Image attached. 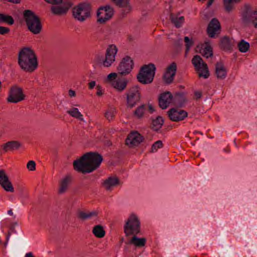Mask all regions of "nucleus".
Listing matches in <instances>:
<instances>
[{"label":"nucleus","instance_id":"obj_1","mask_svg":"<svg viewBox=\"0 0 257 257\" xmlns=\"http://www.w3.org/2000/svg\"><path fill=\"white\" fill-rule=\"evenodd\" d=\"M102 161V156L98 154L88 153L73 162L75 170L83 174L89 173L98 168Z\"/></svg>","mask_w":257,"mask_h":257},{"label":"nucleus","instance_id":"obj_2","mask_svg":"<svg viewBox=\"0 0 257 257\" xmlns=\"http://www.w3.org/2000/svg\"><path fill=\"white\" fill-rule=\"evenodd\" d=\"M18 63L20 67L27 72H33L38 67L37 57L30 48H23L19 53Z\"/></svg>","mask_w":257,"mask_h":257},{"label":"nucleus","instance_id":"obj_3","mask_svg":"<svg viewBox=\"0 0 257 257\" xmlns=\"http://www.w3.org/2000/svg\"><path fill=\"white\" fill-rule=\"evenodd\" d=\"M23 18L28 30L34 35H38L42 31V24L39 17L32 11L23 12Z\"/></svg>","mask_w":257,"mask_h":257},{"label":"nucleus","instance_id":"obj_4","mask_svg":"<svg viewBox=\"0 0 257 257\" xmlns=\"http://www.w3.org/2000/svg\"><path fill=\"white\" fill-rule=\"evenodd\" d=\"M92 7L88 2H82L75 5L72 9V15L75 20L84 22L91 18Z\"/></svg>","mask_w":257,"mask_h":257},{"label":"nucleus","instance_id":"obj_5","mask_svg":"<svg viewBox=\"0 0 257 257\" xmlns=\"http://www.w3.org/2000/svg\"><path fill=\"white\" fill-rule=\"evenodd\" d=\"M118 73L111 72L103 78V81L109 84L117 92H122L127 86L128 81L125 78H117Z\"/></svg>","mask_w":257,"mask_h":257},{"label":"nucleus","instance_id":"obj_6","mask_svg":"<svg viewBox=\"0 0 257 257\" xmlns=\"http://www.w3.org/2000/svg\"><path fill=\"white\" fill-rule=\"evenodd\" d=\"M142 98L141 89L135 85L130 87L125 93V104L128 109L134 108Z\"/></svg>","mask_w":257,"mask_h":257},{"label":"nucleus","instance_id":"obj_7","mask_svg":"<svg viewBox=\"0 0 257 257\" xmlns=\"http://www.w3.org/2000/svg\"><path fill=\"white\" fill-rule=\"evenodd\" d=\"M155 72L156 67L154 64L150 63L144 65L140 68L137 78L141 83L150 84L153 81Z\"/></svg>","mask_w":257,"mask_h":257},{"label":"nucleus","instance_id":"obj_8","mask_svg":"<svg viewBox=\"0 0 257 257\" xmlns=\"http://www.w3.org/2000/svg\"><path fill=\"white\" fill-rule=\"evenodd\" d=\"M124 233L126 235L138 234L141 231V222L139 216L135 214H130L124 225Z\"/></svg>","mask_w":257,"mask_h":257},{"label":"nucleus","instance_id":"obj_9","mask_svg":"<svg viewBox=\"0 0 257 257\" xmlns=\"http://www.w3.org/2000/svg\"><path fill=\"white\" fill-rule=\"evenodd\" d=\"M114 14L113 8L109 5L99 7L96 11V16L97 22L104 24L109 21Z\"/></svg>","mask_w":257,"mask_h":257},{"label":"nucleus","instance_id":"obj_10","mask_svg":"<svg viewBox=\"0 0 257 257\" xmlns=\"http://www.w3.org/2000/svg\"><path fill=\"white\" fill-rule=\"evenodd\" d=\"M192 63L200 78H207L210 76L208 66L199 55H195L192 59Z\"/></svg>","mask_w":257,"mask_h":257},{"label":"nucleus","instance_id":"obj_11","mask_svg":"<svg viewBox=\"0 0 257 257\" xmlns=\"http://www.w3.org/2000/svg\"><path fill=\"white\" fill-rule=\"evenodd\" d=\"M117 51V48L114 44L110 45L107 47L105 57L101 62L103 67H109L113 64L115 61Z\"/></svg>","mask_w":257,"mask_h":257},{"label":"nucleus","instance_id":"obj_12","mask_svg":"<svg viewBox=\"0 0 257 257\" xmlns=\"http://www.w3.org/2000/svg\"><path fill=\"white\" fill-rule=\"evenodd\" d=\"M134 66V62L133 59L128 56H125L121 59L116 69L121 75H126L132 72Z\"/></svg>","mask_w":257,"mask_h":257},{"label":"nucleus","instance_id":"obj_13","mask_svg":"<svg viewBox=\"0 0 257 257\" xmlns=\"http://www.w3.org/2000/svg\"><path fill=\"white\" fill-rule=\"evenodd\" d=\"M72 3L69 0H61L51 6V11L55 15L61 16L67 13L72 7Z\"/></svg>","mask_w":257,"mask_h":257},{"label":"nucleus","instance_id":"obj_14","mask_svg":"<svg viewBox=\"0 0 257 257\" xmlns=\"http://www.w3.org/2000/svg\"><path fill=\"white\" fill-rule=\"evenodd\" d=\"M25 95L23 93L22 88L18 86H14L11 88L8 101L11 103H18L25 99Z\"/></svg>","mask_w":257,"mask_h":257},{"label":"nucleus","instance_id":"obj_15","mask_svg":"<svg viewBox=\"0 0 257 257\" xmlns=\"http://www.w3.org/2000/svg\"><path fill=\"white\" fill-rule=\"evenodd\" d=\"M195 51L201 54L207 59L212 58L213 56L212 48L209 42L199 43L196 46Z\"/></svg>","mask_w":257,"mask_h":257},{"label":"nucleus","instance_id":"obj_16","mask_svg":"<svg viewBox=\"0 0 257 257\" xmlns=\"http://www.w3.org/2000/svg\"><path fill=\"white\" fill-rule=\"evenodd\" d=\"M207 32L209 36L211 38L215 37L220 33V24L216 18L212 19L209 23Z\"/></svg>","mask_w":257,"mask_h":257},{"label":"nucleus","instance_id":"obj_17","mask_svg":"<svg viewBox=\"0 0 257 257\" xmlns=\"http://www.w3.org/2000/svg\"><path fill=\"white\" fill-rule=\"evenodd\" d=\"M177 70L176 64L175 63H172L169 65L163 75V80L166 83H171L176 74Z\"/></svg>","mask_w":257,"mask_h":257},{"label":"nucleus","instance_id":"obj_18","mask_svg":"<svg viewBox=\"0 0 257 257\" xmlns=\"http://www.w3.org/2000/svg\"><path fill=\"white\" fill-rule=\"evenodd\" d=\"M0 185L6 191L13 192L14 191L12 183L4 170H0Z\"/></svg>","mask_w":257,"mask_h":257},{"label":"nucleus","instance_id":"obj_19","mask_svg":"<svg viewBox=\"0 0 257 257\" xmlns=\"http://www.w3.org/2000/svg\"><path fill=\"white\" fill-rule=\"evenodd\" d=\"M168 115L172 120L178 121L182 120L186 117L187 112L180 109L172 108L168 111Z\"/></svg>","mask_w":257,"mask_h":257},{"label":"nucleus","instance_id":"obj_20","mask_svg":"<svg viewBox=\"0 0 257 257\" xmlns=\"http://www.w3.org/2000/svg\"><path fill=\"white\" fill-rule=\"evenodd\" d=\"M131 237L129 243L137 248H142L146 246L147 243V238L144 236H139L137 234Z\"/></svg>","mask_w":257,"mask_h":257},{"label":"nucleus","instance_id":"obj_21","mask_svg":"<svg viewBox=\"0 0 257 257\" xmlns=\"http://www.w3.org/2000/svg\"><path fill=\"white\" fill-rule=\"evenodd\" d=\"M173 96L170 92L162 93L159 99L160 106L162 109H166L173 102Z\"/></svg>","mask_w":257,"mask_h":257},{"label":"nucleus","instance_id":"obj_22","mask_svg":"<svg viewBox=\"0 0 257 257\" xmlns=\"http://www.w3.org/2000/svg\"><path fill=\"white\" fill-rule=\"evenodd\" d=\"M228 70L222 62H217L215 65V75L219 80L225 79L227 75Z\"/></svg>","mask_w":257,"mask_h":257},{"label":"nucleus","instance_id":"obj_23","mask_svg":"<svg viewBox=\"0 0 257 257\" xmlns=\"http://www.w3.org/2000/svg\"><path fill=\"white\" fill-rule=\"evenodd\" d=\"M141 135L137 132L131 133L126 140V143L130 146L138 145L142 141Z\"/></svg>","mask_w":257,"mask_h":257},{"label":"nucleus","instance_id":"obj_24","mask_svg":"<svg viewBox=\"0 0 257 257\" xmlns=\"http://www.w3.org/2000/svg\"><path fill=\"white\" fill-rule=\"evenodd\" d=\"M119 183V180L116 177H109L103 181V186L106 190L110 191L117 186Z\"/></svg>","mask_w":257,"mask_h":257},{"label":"nucleus","instance_id":"obj_25","mask_svg":"<svg viewBox=\"0 0 257 257\" xmlns=\"http://www.w3.org/2000/svg\"><path fill=\"white\" fill-rule=\"evenodd\" d=\"M71 182V178L70 175L63 177L60 182L59 192L62 194L66 192Z\"/></svg>","mask_w":257,"mask_h":257},{"label":"nucleus","instance_id":"obj_26","mask_svg":"<svg viewBox=\"0 0 257 257\" xmlns=\"http://www.w3.org/2000/svg\"><path fill=\"white\" fill-rule=\"evenodd\" d=\"M67 113L71 117L86 122V120L84 118L83 114L80 111L78 108L76 107H72L67 111Z\"/></svg>","mask_w":257,"mask_h":257},{"label":"nucleus","instance_id":"obj_27","mask_svg":"<svg viewBox=\"0 0 257 257\" xmlns=\"http://www.w3.org/2000/svg\"><path fill=\"white\" fill-rule=\"evenodd\" d=\"M21 146V144L17 141L9 142L3 146V149L6 152L11 151L18 149Z\"/></svg>","mask_w":257,"mask_h":257},{"label":"nucleus","instance_id":"obj_28","mask_svg":"<svg viewBox=\"0 0 257 257\" xmlns=\"http://www.w3.org/2000/svg\"><path fill=\"white\" fill-rule=\"evenodd\" d=\"M240 0H223V7L225 12L231 13L234 8V4Z\"/></svg>","mask_w":257,"mask_h":257},{"label":"nucleus","instance_id":"obj_29","mask_svg":"<svg viewBox=\"0 0 257 257\" xmlns=\"http://www.w3.org/2000/svg\"><path fill=\"white\" fill-rule=\"evenodd\" d=\"M92 233L97 238H102L105 236V231L101 225H96L92 229Z\"/></svg>","mask_w":257,"mask_h":257},{"label":"nucleus","instance_id":"obj_30","mask_svg":"<svg viewBox=\"0 0 257 257\" xmlns=\"http://www.w3.org/2000/svg\"><path fill=\"white\" fill-rule=\"evenodd\" d=\"M116 5L124 8L126 11H130L132 9V6L130 0H112Z\"/></svg>","mask_w":257,"mask_h":257},{"label":"nucleus","instance_id":"obj_31","mask_svg":"<svg viewBox=\"0 0 257 257\" xmlns=\"http://www.w3.org/2000/svg\"><path fill=\"white\" fill-rule=\"evenodd\" d=\"M237 47L240 52L245 53L248 51L250 44L244 40H241L237 44Z\"/></svg>","mask_w":257,"mask_h":257},{"label":"nucleus","instance_id":"obj_32","mask_svg":"<svg viewBox=\"0 0 257 257\" xmlns=\"http://www.w3.org/2000/svg\"><path fill=\"white\" fill-rule=\"evenodd\" d=\"M116 108L113 106H109L105 112V116L109 120H112L116 113Z\"/></svg>","mask_w":257,"mask_h":257},{"label":"nucleus","instance_id":"obj_33","mask_svg":"<svg viewBox=\"0 0 257 257\" xmlns=\"http://www.w3.org/2000/svg\"><path fill=\"white\" fill-rule=\"evenodd\" d=\"M164 123V119L161 116H158L153 120L152 124L154 130H159Z\"/></svg>","mask_w":257,"mask_h":257},{"label":"nucleus","instance_id":"obj_34","mask_svg":"<svg viewBox=\"0 0 257 257\" xmlns=\"http://www.w3.org/2000/svg\"><path fill=\"white\" fill-rule=\"evenodd\" d=\"M96 215L97 212L95 211L91 212L81 211L79 213V217L84 220L89 219L92 217L95 216Z\"/></svg>","mask_w":257,"mask_h":257},{"label":"nucleus","instance_id":"obj_35","mask_svg":"<svg viewBox=\"0 0 257 257\" xmlns=\"http://www.w3.org/2000/svg\"><path fill=\"white\" fill-rule=\"evenodd\" d=\"M0 22H5L12 25L14 24V20L11 16L0 14Z\"/></svg>","mask_w":257,"mask_h":257},{"label":"nucleus","instance_id":"obj_36","mask_svg":"<svg viewBox=\"0 0 257 257\" xmlns=\"http://www.w3.org/2000/svg\"><path fill=\"white\" fill-rule=\"evenodd\" d=\"M145 107L144 104L138 106L134 111L135 116L138 118H141L144 116Z\"/></svg>","mask_w":257,"mask_h":257},{"label":"nucleus","instance_id":"obj_37","mask_svg":"<svg viewBox=\"0 0 257 257\" xmlns=\"http://www.w3.org/2000/svg\"><path fill=\"white\" fill-rule=\"evenodd\" d=\"M172 21L177 27H180L184 22V18L183 16H172Z\"/></svg>","mask_w":257,"mask_h":257},{"label":"nucleus","instance_id":"obj_38","mask_svg":"<svg viewBox=\"0 0 257 257\" xmlns=\"http://www.w3.org/2000/svg\"><path fill=\"white\" fill-rule=\"evenodd\" d=\"M184 42L185 43L186 46L185 56H186L190 48L194 44V41L192 38L186 36L184 38Z\"/></svg>","mask_w":257,"mask_h":257},{"label":"nucleus","instance_id":"obj_39","mask_svg":"<svg viewBox=\"0 0 257 257\" xmlns=\"http://www.w3.org/2000/svg\"><path fill=\"white\" fill-rule=\"evenodd\" d=\"M221 46L223 49H228L230 47V40L227 37L222 38L220 40Z\"/></svg>","mask_w":257,"mask_h":257},{"label":"nucleus","instance_id":"obj_40","mask_svg":"<svg viewBox=\"0 0 257 257\" xmlns=\"http://www.w3.org/2000/svg\"><path fill=\"white\" fill-rule=\"evenodd\" d=\"M163 144L161 141H158L156 142L152 146L151 152L155 153L158 151V150L162 148Z\"/></svg>","mask_w":257,"mask_h":257},{"label":"nucleus","instance_id":"obj_41","mask_svg":"<svg viewBox=\"0 0 257 257\" xmlns=\"http://www.w3.org/2000/svg\"><path fill=\"white\" fill-rule=\"evenodd\" d=\"M27 169L31 171H34L36 169V163L33 161H29L27 164Z\"/></svg>","mask_w":257,"mask_h":257},{"label":"nucleus","instance_id":"obj_42","mask_svg":"<svg viewBox=\"0 0 257 257\" xmlns=\"http://www.w3.org/2000/svg\"><path fill=\"white\" fill-rule=\"evenodd\" d=\"M96 88V95L97 96H101L104 94V90L100 85H97Z\"/></svg>","mask_w":257,"mask_h":257},{"label":"nucleus","instance_id":"obj_43","mask_svg":"<svg viewBox=\"0 0 257 257\" xmlns=\"http://www.w3.org/2000/svg\"><path fill=\"white\" fill-rule=\"evenodd\" d=\"M251 19L255 27L257 28V11L251 14Z\"/></svg>","mask_w":257,"mask_h":257},{"label":"nucleus","instance_id":"obj_44","mask_svg":"<svg viewBox=\"0 0 257 257\" xmlns=\"http://www.w3.org/2000/svg\"><path fill=\"white\" fill-rule=\"evenodd\" d=\"M10 29L5 27H0V34L5 35L10 32Z\"/></svg>","mask_w":257,"mask_h":257},{"label":"nucleus","instance_id":"obj_45","mask_svg":"<svg viewBox=\"0 0 257 257\" xmlns=\"http://www.w3.org/2000/svg\"><path fill=\"white\" fill-rule=\"evenodd\" d=\"M68 95L70 97H74L76 96V92L75 90L72 89H70L69 90H68Z\"/></svg>","mask_w":257,"mask_h":257},{"label":"nucleus","instance_id":"obj_46","mask_svg":"<svg viewBox=\"0 0 257 257\" xmlns=\"http://www.w3.org/2000/svg\"><path fill=\"white\" fill-rule=\"evenodd\" d=\"M148 110L151 113H153L155 111V108L154 106L152 104L148 103Z\"/></svg>","mask_w":257,"mask_h":257},{"label":"nucleus","instance_id":"obj_47","mask_svg":"<svg viewBox=\"0 0 257 257\" xmlns=\"http://www.w3.org/2000/svg\"><path fill=\"white\" fill-rule=\"evenodd\" d=\"M96 85V82L95 81H91L88 84L89 88L90 89H93Z\"/></svg>","mask_w":257,"mask_h":257},{"label":"nucleus","instance_id":"obj_48","mask_svg":"<svg viewBox=\"0 0 257 257\" xmlns=\"http://www.w3.org/2000/svg\"><path fill=\"white\" fill-rule=\"evenodd\" d=\"M61 0H45L47 3L51 4V5H54L55 3L59 2Z\"/></svg>","mask_w":257,"mask_h":257},{"label":"nucleus","instance_id":"obj_49","mask_svg":"<svg viewBox=\"0 0 257 257\" xmlns=\"http://www.w3.org/2000/svg\"><path fill=\"white\" fill-rule=\"evenodd\" d=\"M214 0H209L207 4V7L208 8L210 7L214 2Z\"/></svg>","mask_w":257,"mask_h":257},{"label":"nucleus","instance_id":"obj_50","mask_svg":"<svg viewBox=\"0 0 257 257\" xmlns=\"http://www.w3.org/2000/svg\"><path fill=\"white\" fill-rule=\"evenodd\" d=\"M25 257H34L31 252H29L25 254Z\"/></svg>","mask_w":257,"mask_h":257},{"label":"nucleus","instance_id":"obj_51","mask_svg":"<svg viewBox=\"0 0 257 257\" xmlns=\"http://www.w3.org/2000/svg\"><path fill=\"white\" fill-rule=\"evenodd\" d=\"M8 214L10 215H13V212L12 211V209H10L8 211Z\"/></svg>","mask_w":257,"mask_h":257},{"label":"nucleus","instance_id":"obj_52","mask_svg":"<svg viewBox=\"0 0 257 257\" xmlns=\"http://www.w3.org/2000/svg\"><path fill=\"white\" fill-rule=\"evenodd\" d=\"M195 94H196V96H198V97H200V95H201V94H200V92H196V93H195Z\"/></svg>","mask_w":257,"mask_h":257},{"label":"nucleus","instance_id":"obj_53","mask_svg":"<svg viewBox=\"0 0 257 257\" xmlns=\"http://www.w3.org/2000/svg\"><path fill=\"white\" fill-rule=\"evenodd\" d=\"M75 105L78 106H79V104H76Z\"/></svg>","mask_w":257,"mask_h":257}]
</instances>
